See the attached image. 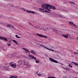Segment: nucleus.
<instances>
[{
  "label": "nucleus",
  "instance_id": "f257e3e1",
  "mask_svg": "<svg viewBox=\"0 0 78 78\" xmlns=\"http://www.w3.org/2000/svg\"><path fill=\"white\" fill-rule=\"evenodd\" d=\"M49 6V4H45L44 5H41V8H45V9H47L48 11H50V9L48 8V7Z\"/></svg>",
  "mask_w": 78,
  "mask_h": 78
},
{
  "label": "nucleus",
  "instance_id": "f03ea898",
  "mask_svg": "<svg viewBox=\"0 0 78 78\" xmlns=\"http://www.w3.org/2000/svg\"><path fill=\"white\" fill-rule=\"evenodd\" d=\"M37 36H39V37H44L45 38H47L48 37L47 36H46L41 34H36Z\"/></svg>",
  "mask_w": 78,
  "mask_h": 78
},
{
  "label": "nucleus",
  "instance_id": "7ed1b4c3",
  "mask_svg": "<svg viewBox=\"0 0 78 78\" xmlns=\"http://www.w3.org/2000/svg\"><path fill=\"white\" fill-rule=\"evenodd\" d=\"M9 64L10 66L12 67H13V68H16V63L11 62Z\"/></svg>",
  "mask_w": 78,
  "mask_h": 78
},
{
  "label": "nucleus",
  "instance_id": "20e7f679",
  "mask_svg": "<svg viewBox=\"0 0 78 78\" xmlns=\"http://www.w3.org/2000/svg\"><path fill=\"white\" fill-rule=\"evenodd\" d=\"M49 59L51 61V62H55V63H58V61L53 59V58H51L49 57Z\"/></svg>",
  "mask_w": 78,
  "mask_h": 78
},
{
  "label": "nucleus",
  "instance_id": "39448f33",
  "mask_svg": "<svg viewBox=\"0 0 78 78\" xmlns=\"http://www.w3.org/2000/svg\"><path fill=\"white\" fill-rule=\"evenodd\" d=\"M7 27L10 28H14L15 30H16V29L13 26L11 25V24H8L6 25Z\"/></svg>",
  "mask_w": 78,
  "mask_h": 78
},
{
  "label": "nucleus",
  "instance_id": "423d86ee",
  "mask_svg": "<svg viewBox=\"0 0 78 78\" xmlns=\"http://www.w3.org/2000/svg\"><path fill=\"white\" fill-rule=\"evenodd\" d=\"M39 10H40V11H42V12H48L49 13H50V12H48L43 9L39 8Z\"/></svg>",
  "mask_w": 78,
  "mask_h": 78
},
{
  "label": "nucleus",
  "instance_id": "0eeeda50",
  "mask_svg": "<svg viewBox=\"0 0 78 78\" xmlns=\"http://www.w3.org/2000/svg\"><path fill=\"white\" fill-rule=\"evenodd\" d=\"M48 8H49V9H53L55 10L56 9V7H55V6L50 4L49 5Z\"/></svg>",
  "mask_w": 78,
  "mask_h": 78
},
{
  "label": "nucleus",
  "instance_id": "6e6552de",
  "mask_svg": "<svg viewBox=\"0 0 78 78\" xmlns=\"http://www.w3.org/2000/svg\"><path fill=\"white\" fill-rule=\"evenodd\" d=\"M29 57H30L31 59H34V60H36V58L34 57L33 55H31L29 54Z\"/></svg>",
  "mask_w": 78,
  "mask_h": 78
},
{
  "label": "nucleus",
  "instance_id": "1a4fd4ad",
  "mask_svg": "<svg viewBox=\"0 0 78 78\" xmlns=\"http://www.w3.org/2000/svg\"><path fill=\"white\" fill-rule=\"evenodd\" d=\"M24 65H25L26 66H27V67H28V66H29L28 62L27 61H25Z\"/></svg>",
  "mask_w": 78,
  "mask_h": 78
},
{
  "label": "nucleus",
  "instance_id": "9d476101",
  "mask_svg": "<svg viewBox=\"0 0 78 78\" xmlns=\"http://www.w3.org/2000/svg\"><path fill=\"white\" fill-rule=\"evenodd\" d=\"M14 54H10V55H8V56H7V57L8 58H10V59H11V58H12L14 57L13 56V55Z\"/></svg>",
  "mask_w": 78,
  "mask_h": 78
},
{
  "label": "nucleus",
  "instance_id": "9b49d317",
  "mask_svg": "<svg viewBox=\"0 0 78 78\" xmlns=\"http://www.w3.org/2000/svg\"><path fill=\"white\" fill-rule=\"evenodd\" d=\"M24 11H27V12H29L30 13H32L33 14H34L35 13V12L33 11H30V10H25V9H24Z\"/></svg>",
  "mask_w": 78,
  "mask_h": 78
},
{
  "label": "nucleus",
  "instance_id": "f8f14e48",
  "mask_svg": "<svg viewBox=\"0 0 78 78\" xmlns=\"http://www.w3.org/2000/svg\"><path fill=\"white\" fill-rule=\"evenodd\" d=\"M0 39H1V40H2V39H3L4 40V41H8V39L4 37H1L0 36Z\"/></svg>",
  "mask_w": 78,
  "mask_h": 78
},
{
  "label": "nucleus",
  "instance_id": "ddd939ff",
  "mask_svg": "<svg viewBox=\"0 0 78 78\" xmlns=\"http://www.w3.org/2000/svg\"><path fill=\"white\" fill-rule=\"evenodd\" d=\"M69 24L70 25H73L74 26H75V27H76V25L73 23V22H69Z\"/></svg>",
  "mask_w": 78,
  "mask_h": 78
},
{
  "label": "nucleus",
  "instance_id": "4468645a",
  "mask_svg": "<svg viewBox=\"0 0 78 78\" xmlns=\"http://www.w3.org/2000/svg\"><path fill=\"white\" fill-rule=\"evenodd\" d=\"M29 24L31 25V26H32V27H34L35 28H37V26H34V25H33V24H32L31 23H29Z\"/></svg>",
  "mask_w": 78,
  "mask_h": 78
},
{
  "label": "nucleus",
  "instance_id": "2eb2a0df",
  "mask_svg": "<svg viewBox=\"0 0 78 78\" xmlns=\"http://www.w3.org/2000/svg\"><path fill=\"white\" fill-rule=\"evenodd\" d=\"M30 52L31 53H32V54H34V55H36V52H35L34 50H31Z\"/></svg>",
  "mask_w": 78,
  "mask_h": 78
},
{
  "label": "nucleus",
  "instance_id": "dca6fc26",
  "mask_svg": "<svg viewBox=\"0 0 78 78\" xmlns=\"http://www.w3.org/2000/svg\"><path fill=\"white\" fill-rule=\"evenodd\" d=\"M18 77L17 76H9V78H17Z\"/></svg>",
  "mask_w": 78,
  "mask_h": 78
},
{
  "label": "nucleus",
  "instance_id": "f3484780",
  "mask_svg": "<svg viewBox=\"0 0 78 78\" xmlns=\"http://www.w3.org/2000/svg\"><path fill=\"white\" fill-rule=\"evenodd\" d=\"M62 36H63L64 37H65V38H68L69 37V36H68L67 35H64V34H62Z\"/></svg>",
  "mask_w": 78,
  "mask_h": 78
},
{
  "label": "nucleus",
  "instance_id": "a211bd4d",
  "mask_svg": "<svg viewBox=\"0 0 78 78\" xmlns=\"http://www.w3.org/2000/svg\"><path fill=\"white\" fill-rule=\"evenodd\" d=\"M25 60H23V61H21V65H24V64L25 63Z\"/></svg>",
  "mask_w": 78,
  "mask_h": 78
},
{
  "label": "nucleus",
  "instance_id": "6ab92c4d",
  "mask_svg": "<svg viewBox=\"0 0 78 78\" xmlns=\"http://www.w3.org/2000/svg\"><path fill=\"white\" fill-rule=\"evenodd\" d=\"M44 47L46 49H47L48 50H50V51H55L54 50H53V49H49V48H48L47 47Z\"/></svg>",
  "mask_w": 78,
  "mask_h": 78
},
{
  "label": "nucleus",
  "instance_id": "aec40b11",
  "mask_svg": "<svg viewBox=\"0 0 78 78\" xmlns=\"http://www.w3.org/2000/svg\"><path fill=\"white\" fill-rule=\"evenodd\" d=\"M7 45L8 46H11V42H10V41L8 42Z\"/></svg>",
  "mask_w": 78,
  "mask_h": 78
},
{
  "label": "nucleus",
  "instance_id": "412c9836",
  "mask_svg": "<svg viewBox=\"0 0 78 78\" xmlns=\"http://www.w3.org/2000/svg\"><path fill=\"white\" fill-rule=\"evenodd\" d=\"M22 49L24 50H25V51H27V52H29V51L28 50V49H27L26 48H22Z\"/></svg>",
  "mask_w": 78,
  "mask_h": 78
},
{
  "label": "nucleus",
  "instance_id": "4be33fe9",
  "mask_svg": "<svg viewBox=\"0 0 78 78\" xmlns=\"http://www.w3.org/2000/svg\"><path fill=\"white\" fill-rule=\"evenodd\" d=\"M12 41H13V42H14L15 44H17V42L16 41L14 40H13Z\"/></svg>",
  "mask_w": 78,
  "mask_h": 78
},
{
  "label": "nucleus",
  "instance_id": "5701e85b",
  "mask_svg": "<svg viewBox=\"0 0 78 78\" xmlns=\"http://www.w3.org/2000/svg\"><path fill=\"white\" fill-rule=\"evenodd\" d=\"M16 57L17 58H20V55L19 53L17 54L16 55Z\"/></svg>",
  "mask_w": 78,
  "mask_h": 78
},
{
  "label": "nucleus",
  "instance_id": "b1692460",
  "mask_svg": "<svg viewBox=\"0 0 78 78\" xmlns=\"http://www.w3.org/2000/svg\"><path fill=\"white\" fill-rule=\"evenodd\" d=\"M70 3H71V4H73V5H75V3L73 2H70Z\"/></svg>",
  "mask_w": 78,
  "mask_h": 78
},
{
  "label": "nucleus",
  "instance_id": "393cba45",
  "mask_svg": "<svg viewBox=\"0 0 78 78\" xmlns=\"http://www.w3.org/2000/svg\"><path fill=\"white\" fill-rule=\"evenodd\" d=\"M63 11H64V12H68L69 10H67L64 9L63 10Z\"/></svg>",
  "mask_w": 78,
  "mask_h": 78
},
{
  "label": "nucleus",
  "instance_id": "a878e982",
  "mask_svg": "<svg viewBox=\"0 0 78 78\" xmlns=\"http://www.w3.org/2000/svg\"><path fill=\"white\" fill-rule=\"evenodd\" d=\"M17 64L18 65L20 64V60H18L17 61Z\"/></svg>",
  "mask_w": 78,
  "mask_h": 78
},
{
  "label": "nucleus",
  "instance_id": "bb28decb",
  "mask_svg": "<svg viewBox=\"0 0 78 78\" xmlns=\"http://www.w3.org/2000/svg\"><path fill=\"white\" fill-rule=\"evenodd\" d=\"M60 17H61V18H63V19H66V17H64L63 16H61V15L60 16Z\"/></svg>",
  "mask_w": 78,
  "mask_h": 78
},
{
  "label": "nucleus",
  "instance_id": "cd10ccee",
  "mask_svg": "<svg viewBox=\"0 0 78 78\" xmlns=\"http://www.w3.org/2000/svg\"><path fill=\"white\" fill-rule=\"evenodd\" d=\"M38 29H39V30H42V28L40 27V26H38Z\"/></svg>",
  "mask_w": 78,
  "mask_h": 78
},
{
  "label": "nucleus",
  "instance_id": "c85d7f7f",
  "mask_svg": "<svg viewBox=\"0 0 78 78\" xmlns=\"http://www.w3.org/2000/svg\"><path fill=\"white\" fill-rule=\"evenodd\" d=\"M15 36L16 37V38H20V37H18V36L17 35H16Z\"/></svg>",
  "mask_w": 78,
  "mask_h": 78
},
{
  "label": "nucleus",
  "instance_id": "c756f323",
  "mask_svg": "<svg viewBox=\"0 0 78 78\" xmlns=\"http://www.w3.org/2000/svg\"><path fill=\"white\" fill-rule=\"evenodd\" d=\"M35 61L36 63H39V60H36Z\"/></svg>",
  "mask_w": 78,
  "mask_h": 78
},
{
  "label": "nucleus",
  "instance_id": "7c9ffc66",
  "mask_svg": "<svg viewBox=\"0 0 78 78\" xmlns=\"http://www.w3.org/2000/svg\"><path fill=\"white\" fill-rule=\"evenodd\" d=\"M53 30H54V31H57V30H56V28H54L53 29Z\"/></svg>",
  "mask_w": 78,
  "mask_h": 78
},
{
  "label": "nucleus",
  "instance_id": "2f4dec72",
  "mask_svg": "<svg viewBox=\"0 0 78 78\" xmlns=\"http://www.w3.org/2000/svg\"><path fill=\"white\" fill-rule=\"evenodd\" d=\"M40 46H41V47H44L45 48V47L44 46H43V45H42V44H40Z\"/></svg>",
  "mask_w": 78,
  "mask_h": 78
},
{
  "label": "nucleus",
  "instance_id": "473e14b6",
  "mask_svg": "<svg viewBox=\"0 0 78 78\" xmlns=\"http://www.w3.org/2000/svg\"><path fill=\"white\" fill-rule=\"evenodd\" d=\"M74 55H76V54H77V55H78V53L76 52H75L74 53Z\"/></svg>",
  "mask_w": 78,
  "mask_h": 78
},
{
  "label": "nucleus",
  "instance_id": "72a5a7b5",
  "mask_svg": "<svg viewBox=\"0 0 78 78\" xmlns=\"http://www.w3.org/2000/svg\"><path fill=\"white\" fill-rule=\"evenodd\" d=\"M55 53H59V52H58V51H55Z\"/></svg>",
  "mask_w": 78,
  "mask_h": 78
},
{
  "label": "nucleus",
  "instance_id": "f704fd0d",
  "mask_svg": "<svg viewBox=\"0 0 78 78\" xmlns=\"http://www.w3.org/2000/svg\"><path fill=\"white\" fill-rule=\"evenodd\" d=\"M69 67H71V68H72V66L71 65L69 64Z\"/></svg>",
  "mask_w": 78,
  "mask_h": 78
},
{
  "label": "nucleus",
  "instance_id": "c9c22d12",
  "mask_svg": "<svg viewBox=\"0 0 78 78\" xmlns=\"http://www.w3.org/2000/svg\"><path fill=\"white\" fill-rule=\"evenodd\" d=\"M4 69L5 70H8V68H7V67H5L4 68Z\"/></svg>",
  "mask_w": 78,
  "mask_h": 78
},
{
  "label": "nucleus",
  "instance_id": "e433bc0d",
  "mask_svg": "<svg viewBox=\"0 0 78 78\" xmlns=\"http://www.w3.org/2000/svg\"><path fill=\"white\" fill-rule=\"evenodd\" d=\"M66 35H67V36H68V37H69V36H70V34H66Z\"/></svg>",
  "mask_w": 78,
  "mask_h": 78
},
{
  "label": "nucleus",
  "instance_id": "4c0bfd02",
  "mask_svg": "<svg viewBox=\"0 0 78 78\" xmlns=\"http://www.w3.org/2000/svg\"><path fill=\"white\" fill-rule=\"evenodd\" d=\"M20 35L21 36V37H23V35L20 34Z\"/></svg>",
  "mask_w": 78,
  "mask_h": 78
},
{
  "label": "nucleus",
  "instance_id": "58836bf2",
  "mask_svg": "<svg viewBox=\"0 0 78 78\" xmlns=\"http://www.w3.org/2000/svg\"><path fill=\"white\" fill-rule=\"evenodd\" d=\"M72 63H73L74 64H75V65H76V62H72Z\"/></svg>",
  "mask_w": 78,
  "mask_h": 78
},
{
  "label": "nucleus",
  "instance_id": "ea45409f",
  "mask_svg": "<svg viewBox=\"0 0 78 78\" xmlns=\"http://www.w3.org/2000/svg\"><path fill=\"white\" fill-rule=\"evenodd\" d=\"M66 69H67L68 70V71H69V70H70V69H69L67 68H66Z\"/></svg>",
  "mask_w": 78,
  "mask_h": 78
},
{
  "label": "nucleus",
  "instance_id": "a19ab883",
  "mask_svg": "<svg viewBox=\"0 0 78 78\" xmlns=\"http://www.w3.org/2000/svg\"><path fill=\"white\" fill-rule=\"evenodd\" d=\"M76 64V66H78V63H75Z\"/></svg>",
  "mask_w": 78,
  "mask_h": 78
},
{
  "label": "nucleus",
  "instance_id": "79ce46f5",
  "mask_svg": "<svg viewBox=\"0 0 78 78\" xmlns=\"http://www.w3.org/2000/svg\"><path fill=\"white\" fill-rule=\"evenodd\" d=\"M37 75H38L39 76H41V74L40 75L39 74H37Z\"/></svg>",
  "mask_w": 78,
  "mask_h": 78
},
{
  "label": "nucleus",
  "instance_id": "37998d69",
  "mask_svg": "<svg viewBox=\"0 0 78 78\" xmlns=\"http://www.w3.org/2000/svg\"><path fill=\"white\" fill-rule=\"evenodd\" d=\"M52 14H53V15H55V13H53Z\"/></svg>",
  "mask_w": 78,
  "mask_h": 78
},
{
  "label": "nucleus",
  "instance_id": "c03bdc74",
  "mask_svg": "<svg viewBox=\"0 0 78 78\" xmlns=\"http://www.w3.org/2000/svg\"><path fill=\"white\" fill-rule=\"evenodd\" d=\"M15 8H19V7L18 6H16L15 7Z\"/></svg>",
  "mask_w": 78,
  "mask_h": 78
},
{
  "label": "nucleus",
  "instance_id": "a18cd8bd",
  "mask_svg": "<svg viewBox=\"0 0 78 78\" xmlns=\"http://www.w3.org/2000/svg\"><path fill=\"white\" fill-rule=\"evenodd\" d=\"M42 30H43V31H44V28H42Z\"/></svg>",
  "mask_w": 78,
  "mask_h": 78
},
{
  "label": "nucleus",
  "instance_id": "49530a36",
  "mask_svg": "<svg viewBox=\"0 0 78 78\" xmlns=\"http://www.w3.org/2000/svg\"><path fill=\"white\" fill-rule=\"evenodd\" d=\"M70 31L71 32V33H73V31Z\"/></svg>",
  "mask_w": 78,
  "mask_h": 78
},
{
  "label": "nucleus",
  "instance_id": "de8ad7c7",
  "mask_svg": "<svg viewBox=\"0 0 78 78\" xmlns=\"http://www.w3.org/2000/svg\"><path fill=\"white\" fill-rule=\"evenodd\" d=\"M11 6H12V7H14V5H11Z\"/></svg>",
  "mask_w": 78,
  "mask_h": 78
},
{
  "label": "nucleus",
  "instance_id": "09e8293b",
  "mask_svg": "<svg viewBox=\"0 0 78 78\" xmlns=\"http://www.w3.org/2000/svg\"><path fill=\"white\" fill-rule=\"evenodd\" d=\"M3 50H4V51H6V49H3Z\"/></svg>",
  "mask_w": 78,
  "mask_h": 78
},
{
  "label": "nucleus",
  "instance_id": "8fccbe9b",
  "mask_svg": "<svg viewBox=\"0 0 78 78\" xmlns=\"http://www.w3.org/2000/svg\"><path fill=\"white\" fill-rule=\"evenodd\" d=\"M23 9V10H24V9Z\"/></svg>",
  "mask_w": 78,
  "mask_h": 78
},
{
  "label": "nucleus",
  "instance_id": "3c124183",
  "mask_svg": "<svg viewBox=\"0 0 78 78\" xmlns=\"http://www.w3.org/2000/svg\"><path fill=\"white\" fill-rule=\"evenodd\" d=\"M63 78H67V77H64Z\"/></svg>",
  "mask_w": 78,
  "mask_h": 78
},
{
  "label": "nucleus",
  "instance_id": "603ef678",
  "mask_svg": "<svg viewBox=\"0 0 78 78\" xmlns=\"http://www.w3.org/2000/svg\"><path fill=\"white\" fill-rule=\"evenodd\" d=\"M67 31H70L71 30H67Z\"/></svg>",
  "mask_w": 78,
  "mask_h": 78
},
{
  "label": "nucleus",
  "instance_id": "864d4df0",
  "mask_svg": "<svg viewBox=\"0 0 78 78\" xmlns=\"http://www.w3.org/2000/svg\"><path fill=\"white\" fill-rule=\"evenodd\" d=\"M29 52V54H30V51H29V52Z\"/></svg>",
  "mask_w": 78,
  "mask_h": 78
},
{
  "label": "nucleus",
  "instance_id": "5fc2aeb1",
  "mask_svg": "<svg viewBox=\"0 0 78 78\" xmlns=\"http://www.w3.org/2000/svg\"><path fill=\"white\" fill-rule=\"evenodd\" d=\"M0 69H1V66H0Z\"/></svg>",
  "mask_w": 78,
  "mask_h": 78
},
{
  "label": "nucleus",
  "instance_id": "6e6d98bb",
  "mask_svg": "<svg viewBox=\"0 0 78 78\" xmlns=\"http://www.w3.org/2000/svg\"><path fill=\"white\" fill-rule=\"evenodd\" d=\"M3 70H4V69H3Z\"/></svg>",
  "mask_w": 78,
  "mask_h": 78
},
{
  "label": "nucleus",
  "instance_id": "4d7b16f0",
  "mask_svg": "<svg viewBox=\"0 0 78 78\" xmlns=\"http://www.w3.org/2000/svg\"><path fill=\"white\" fill-rule=\"evenodd\" d=\"M31 0V1H32V0Z\"/></svg>",
  "mask_w": 78,
  "mask_h": 78
},
{
  "label": "nucleus",
  "instance_id": "13d9d810",
  "mask_svg": "<svg viewBox=\"0 0 78 78\" xmlns=\"http://www.w3.org/2000/svg\"><path fill=\"white\" fill-rule=\"evenodd\" d=\"M64 69H65V68H64Z\"/></svg>",
  "mask_w": 78,
  "mask_h": 78
}]
</instances>
